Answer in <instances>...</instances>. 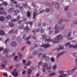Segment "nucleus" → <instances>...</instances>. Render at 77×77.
I'll list each match as a JSON object with an SVG mask.
<instances>
[{
  "label": "nucleus",
  "mask_w": 77,
  "mask_h": 77,
  "mask_svg": "<svg viewBox=\"0 0 77 77\" xmlns=\"http://www.w3.org/2000/svg\"><path fill=\"white\" fill-rule=\"evenodd\" d=\"M67 72H68L67 73L68 75H70L71 74H72L74 72L72 70H68L67 71Z\"/></svg>",
  "instance_id": "obj_16"
},
{
  "label": "nucleus",
  "mask_w": 77,
  "mask_h": 77,
  "mask_svg": "<svg viewBox=\"0 0 77 77\" xmlns=\"http://www.w3.org/2000/svg\"><path fill=\"white\" fill-rule=\"evenodd\" d=\"M45 59H46V60H49L50 59L49 57L47 56L46 57H45Z\"/></svg>",
  "instance_id": "obj_64"
},
{
  "label": "nucleus",
  "mask_w": 77,
  "mask_h": 77,
  "mask_svg": "<svg viewBox=\"0 0 77 77\" xmlns=\"http://www.w3.org/2000/svg\"><path fill=\"white\" fill-rule=\"evenodd\" d=\"M18 56L19 57V58L20 59H21L22 58H23V55L20 52H18Z\"/></svg>",
  "instance_id": "obj_14"
},
{
  "label": "nucleus",
  "mask_w": 77,
  "mask_h": 77,
  "mask_svg": "<svg viewBox=\"0 0 77 77\" xmlns=\"http://www.w3.org/2000/svg\"><path fill=\"white\" fill-rule=\"evenodd\" d=\"M11 45L12 47H15L17 45V43L15 41H13L11 42Z\"/></svg>",
  "instance_id": "obj_4"
},
{
  "label": "nucleus",
  "mask_w": 77,
  "mask_h": 77,
  "mask_svg": "<svg viewBox=\"0 0 77 77\" xmlns=\"http://www.w3.org/2000/svg\"><path fill=\"white\" fill-rule=\"evenodd\" d=\"M44 12V9L42 10L40 12V14H43Z\"/></svg>",
  "instance_id": "obj_54"
},
{
  "label": "nucleus",
  "mask_w": 77,
  "mask_h": 77,
  "mask_svg": "<svg viewBox=\"0 0 77 77\" xmlns=\"http://www.w3.org/2000/svg\"><path fill=\"white\" fill-rule=\"evenodd\" d=\"M11 40H10V39L9 38H7L6 40L5 41V44H6V43L7 42H9Z\"/></svg>",
  "instance_id": "obj_27"
},
{
  "label": "nucleus",
  "mask_w": 77,
  "mask_h": 77,
  "mask_svg": "<svg viewBox=\"0 0 77 77\" xmlns=\"http://www.w3.org/2000/svg\"><path fill=\"white\" fill-rule=\"evenodd\" d=\"M44 3L45 4V5H48V6H50V5H51V4L50 3L48 2H47V1H45L44 2Z\"/></svg>",
  "instance_id": "obj_26"
},
{
  "label": "nucleus",
  "mask_w": 77,
  "mask_h": 77,
  "mask_svg": "<svg viewBox=\"0 0 77 77\" xmlns=\"http://www.w3.org/2000/svg\"><path fill=\"white\" fill-rule=\"evenodd\" d=\"M55 6L56 8L58 9L60 8V5L58 3H56L55 4Z\"/></svg>",
  "instance_id": "obj_13"
},
{
  "label": "nucleus",
  "mask_w": 77,
  "mask_h": 77,
  "mask_svg": "<svg viewBox=\"0 0 77 77\" xmlns=\"http://www.w3.org/2000/svg\"><path fill=\"white\" fill-rule=\"evenodd\" d=\"M65 27V24H63V23H61L60 27V28L61 30H63L64 29V27Z\"/></svg>",
  "instance_id": "obj_5"
},
{
  "label": "nucleus",
  "mask_w": 77,
  "mask_h": 77,
  "mask_svg": "<svg viewBox=\"0 0 77 77\" xmlns=\"http://www.w3.org/2000/svg\"><path fill=\"white\" fill-rule=\"evenodd\" d=\"M12 39H15L16 38V36L15 35H13L11 36Z\"/></svg>",
  "instance_id": "obj_38"
},
{
  "label": "nucleus",
  "mask_w": 77,
  "mask_h": 77,
  "mask_svg": "<svg viewBox=\"0 0 77 77\" xmlns=\"http://www.w3.org/2000/svg\"><path fill=\"white\" fill-rule=\"evenodd\" d=\"M21 23H22V20H20L18 21L17 22V23L19 24H21Z\"/></svg>",
  "instance_id": "obj_63"
},
{
  "label": "nucleus",
  "mask_w": 77,
  "mask_h": 77,
  "mask_svg": "<svg viewBox=\"0 0 77 77\" xmlns=\"http://www.w3.org/2000/svg\"><path fill=\"white\" fill-rule=\"evenodd\" d=\"M67 15L68 17H69H69H71V13H70V12L68 13L67 14Z\"/></svg>",
  "instance_id": "obj_52"
},
{
  "label": "nucleus",
  "mask_w": 77,
  "mask_h": 77,
  "mask_svg": "<svg viewBox=\"0 0 77 77\" xmlns=\"http://www.w3.org/2000/svg\"><path fill=\"white\" fill-rule=\"evenodd\" d=\"M51 66H47L46 68V69H48V70H50V69H51Z\"/></svg>",
  "instance_id": "obj_32"
},
{
  "label": "nucleus",
  "mask_w": 77,
  "mask_h": 77,
  "mask_svg": "<svg viewBox=\"0 0 77 77\" xmlns=\"http://www.w3.org/2000/svg\"><path fill=\"white\" fill-rule=\"evenodd\" d=\"M36 15H37L36 12V11H34L33 17V19H35L36 18Z\"/></svg>",
  "instance_id": "obj_17"
},
{
  "label": "nucleus",
  "mask_w": 77,
  "mask_h": 77,
  "mask_svg": "<svg viewBox=\"0 0 77 77\" xmlns=\"http://www.w3.org/2000/svg\"><path fill=\"white\" fill-rule=\"evenodd\" d=\"M26 43L28 44V45H30V44H31V42L29 41L28 40L26 42Z\"/></svg>",
  "instance_id": "obj_50"
},
{
  "label": "nucleus",
  "mask_w": 77,
  "mask_h": 77,
  "mask_svg": "<svg viewBox=\"0 0 77 77\" xmlns=\"http://www.w3.org/2000/svg\"><path fill=\"white\" fill-rule=\"evenodd\" d=\"M14 29H12L10 30L9 32V34H12L14 33Z\"/></svg>",
  "instance_id": "obj_24"
},
{
  "label": "nucleus",
  "mask_w": 77,
  "mask_h": 77,
  "mask_svg": "<svg viewBox=\"0 0 77 77\" xmlns=\"http://www.w3.org/2000/svg\"><path fill=\"white\" fill-rule=\"evenodd\" d=\"M40 47H44L46 48L50 47V45L48 44H43V45H41Z\"/></svg>",
  "instance_id": "obj_3"
},
{
  "label": "nucleus",
  "mask_w": 77,
  "mask_h": 77,
  "mask_svg": "<svg viewBox=\"0 0 77 77\" xmlns=\"http://www.w3.org/2000/svg\"><path fill=\"white\" fill-rule=\"evenodd\" d=\"M14 11V9L13 8H9L8 11V12L9 13H12Z\"/></svg>",
  "instance_id": "obj_12"
},
{
  "label": "nucleus",
  "mask_w": 77,
  "mask_h": 77,
  "mask_svg": "<svg viewBox=\"0 0 77 77\" xmlns=\"http://www.w3.org/2000/svg\"><path fill=\"white\" fill-rule=\"evenodd\" d=\"M0 35H2V36L5 35V32L3 30H0Z\"/></svg>",
  "instance_id": "obj_10"
},
{
  "label": "nucleus",
  "mask_w": 77,
  "mask_h": 77,
  "mask_svg": "<svg viewBox=\"0 0 77 77\" xmlns=\"http://www.w3.org/2000/svg\"><path fill=\"white\" fill-rule=\"evenodd\" d=\"M2 5H5V6H6L7 5H8V3L6 2H3L2 3Z\"/></svg>",
  "instance_id": "obj_36"
},
{
  "label": "nucleus",
  "mask_w": 77,
  "mask_h": 77,
  "mask_svg": "<svg viewBox=\"0 0 77 77\" xmlns=\"http://www.w3.org/2000/svg\"><path fill=\"white\" fill-rule=\"evenodd\" d=\"M53 32L52 30H50L49 32V35H50L51 34V33H53Z\"/></svg>",
  "instance_id": "obj_60"
},
{
  "label": "nucleus",
  "mask_w": 77,
  "mask_h": 77,
  "mask_svg": "<svg viewBox=\"0 0 77 77\" xmlns=\"http://www.w3.org/2000/svg\"><path fill=\"white\" fill-rule=\"evenodd\" d=\"M17 21V20L15 19H12L11 20L12 22H15V21Z\"/></svg>",
  "instance_id": "obj_61"
},
{
  "label": "nucleus",
  "mask_w": 77,
  "mask_h": 77,
  "mask_svg": "<svg viewBox=\"0 0 77 77\" xmlns=\"http://www.w3.org/2000/svg\"><path fill=\"white\" fill-rule=\"evenodd\" d=\"M24 26L23 25H21L19 27V29H23V28H24Z\"/></svg>",
  "instance_id": "obj_30"
},
{
  "label": "nucleus",
  "mask_w": 77,
  "mask_h": 77,
  "mask_svg": "<svg viewBox=\"0 0 77 77\" xmlns=\"http://www.w3.org/2000/svg\"><path fill=\"white\" fill-rule=\"evenodd\" d=\"M17 40L19 43H21V42H22V40H21V37H20V36H18L17 37Z\"/></svg>",
  "instance_id": "obj_6"
},
{
  "label": "nucleus",
  "mask_w": 77,
  "mask_h": 77,
  "mask_svg": "<svg viewBox=\"0 0 77 77\" xmlns=\"http://www.w3.org/2000/svg\"><path fill=\"white\" fill-rule=\"evenodd\" d=\"M30 38H31L30 36L28 37L26 39V41H27V40H29V39H30Z\"/></svg>",
  "instance_id": "obj_56"
},
{
  "label": "nucleus",
  "mask_w": 77,
  "mask_h": 77,
  "mask_svg": "<svg viewBox=\"0 0 77 77\" xmlns=\"http://www.w3.org/2000/svg\"><path fill=\"white\" fill-rule=\"evenodd\" d=\"M77 66H75L74 68L72 69V70L74 72V71H75V69H77Z\"/></svg>",
  "instance_id": "obj_62"
},
{
  "label": "nucleus",
  "mask_w": 77,
  "mask_h": 77,
  "mask_svg": "<svg viewBox=\"0 0 77 77\" xmlns=\"http://www.w3.org/2000/svg\"><path fill=\"white\" fill-rule=\"evenodd\" d=\"M19 10H16L14 11V14H13V15H17V14H18V13H19Z\"/></svg>",
  "instance_id": "obj_15"
},
{
  "label": "nucleus",
  "mask_w": 77,
  "mask_h": 77,
  "mask_svg": "<svg viewBox=\"0 0 77 77\" xmlns=\"http://www.w3.org/2000/svg\"><path fill=\"white\" fill-rule=\"evenodd\" d=\"M63 19H61L60 20H59V21L58 22V24H61V23H62V22H63Z\"/></svg>",
  "instance_id": "obj_25"
},
{
  "label": "nucleus",
  "mask_w": 77,
  "mask_h": 77,
  "mask_svg": "<svg viewBox=\"0 0 77 77\" xmlns=\"http://www.w3.org/2000/svg\"><path fill=\"white\" fill-rule=\"evenodd\" d=\"M45 11L46 12H50V10L48 8H47L45 10Z\"/></svg>",
  "instance_id": "obj_51"
},
{
  "label": "nucleus",
  "mask_w": 77,
  "mask_h": 77,
  "mask_svg": "<svg viewBox=\"0 0 77 77\" xmlns=\"http://www.w3.org/2000/svg\"><path fill=\"white\" fill-rule=\"evenodd\" d=\"M73 55L75 56V57H77V53H73Z\"/></svg>",
  "instance_id": "obj_48"
},
{
  "label": "nucleus",
  "mask_w": 77,
  "mask_h": 77,
  "mask_svg": "<svg viewBox=\"0 0 77 77\" xmlns=\"http://www.w3.org/2000/svg\"><path fill=\"white\" fill-rule=\"evenodd\" d=\"M58 72L59 74H63V73H64V71H58Z\"/></svg>",
  "instance_id": "obj_33"
},
{
  "label": "nucleus",
  "mask_w": 77,
  "mask_h": 77,
  "mask_svg": "<svg viewBox=\"0 0 77 77\" xmlns=\"http://www.w3.org/2000/svg\"><path fill=\"white\" fill-rule=\"evenodd\" d=\"M71 43L69 42H66V46H68V45H69Z\"/></svg>",
  "instance_id": "obj_43"
},
{
  "label": "nucleus",
  "mask_w": 77,
  "mask_h": 77,
  "mask_svg": "<svg viewBox=\"0 0 77 77\" xmlns=\"http://www.w3.org/2000/svg\"><path fill=\"white\" fill-rule=\"evenodd\" d=\"M17 57H18V56H16L15 57L14 60H16V61H18V60H17Z\"/></svg>",
  "instance_id": "obj_57"
},
{
  "label": "nucleus",
  "mask_w": 77,
  "mask_h": 77,
  "mask_svg": "<svg viewBox=\"0 0 77 77\" xmlns=\"http://www.w3.org/2000/svg\"><path fill=\"white\" fill-rule=\"evenodd\" d=\"M27 16L28 17H30V16H31V13L30 11H28L27 12Z\"/></svg>",
  "instance_id": "obj_21"
},
{
  "label": "nucleus",
  "mask_w": 77,
  "mask_h": 77,
  "mask_svg": "<svg viewBox=\"0 0 77 77\" xmlns=\"http://www.w3.org/2000/svg\"><path fill=\"white\" fill-rule=\"evenodd\" d=\"M20 18H21V17H20V16H17L16 18L17 21H18L20 20Z\"/></svg>",
  "instance_id": "obj_29"
},
{
  "label": "nucleus",
  "mask_w": 77,
  "mask_h": 77,
  "mask_svg": "<svg viewBox=\"0 0 77 77\" xmlns=\"http://www.w3.org/2000/svg\"><path fill=\"white\" fill-rule=\"evenodd\" d=\"M51 62H54V61H55L54 58L53 57H51Z\"/></svg>",
  "instance_id": "obj_35"
},
{
  "label": "nucleus",
  "mask_w": 77,
  "mask_h": 77,
  "mask_svg": "<svg viewBox=\"0 0 77 77\" xmlns=\"http://www.w3.org/2000/svg\"><path fill=\"white\" fill-rule=\"evenodd\" d=\"M56 74L54 72H52L51 73H50L49 75L50 76H52V75H54Z\"/></svg>",
  "instance_id": "obj_39"
},
{
  "label": "nucleus",
  "mask_w": 77,
  "mask_h": 77,
  "mask_svg": "<svg viewBox=\"0 0 77 77\" xmlns=\"http://www.w3.org/2000/svg\"><path fill=\"white\" fill-rule=\"evenodd\" d=\"M6 18L8 20H11V15H8L7 16Z\"/></svg>",
  "instance_id": "obj_31"
},
{
  "label": "nucleus",
  "mask_w": 77,
  "mask_h": 77,
  "mask_svg": "<svg viewBox=\"0 0 77 77\" xmlns=\"http://www.w3.org/2000/svg\"><path fill=\"white\" fill-rule=\"evenodd\" d=\"M9 26L10 27H14V23L13 22H10L9 23Z\"/></svg>",
  "instance_id": "obj_11"
},
{
  "label": "nucleus",
  "mask_w": 77,
  "mask_h": 77,
  "mask_svg": "<svg viewBox=\"0 0 77 77\" xmlns=\"http://www.w3.org/2000/svg\"><path fill=\"white\" fill-rule=\"evenodd\" d=\"M33 47L34 48V49H35V48L38 47V46L37 45V44H35L34 45V46Z\"/></svg>",
  "instance_id": "obj_55"
},
{
  "label": "nucleus",
  "mask_w": 77,
  "mask_h": 77,
  "mask_svg": "<svg viewBox=\"0 0 77 77\" xmlns=\"http://www.w3.org/2000/svg\"><path fill=\"white\" fill-rule=\"evenodd\" d=\"M46 41H48L49 42H52L53 44H56V43H58L59 42H58V40L57 39H55L54 41L53 39H51L50 38H49L48 39H45Z\"/></svg>",
  "instance_id": "obj_1"
},
{
  "label": "nucleus",
  "mask_w": 77,
  "mask_h": 77,
  "mask_svg": "<svg viewBox=\"0 0 77 77\" xmlns=\"http://www.w3.org/2000/svg\"><path fill=\"white\" fill-rule=\"evenodd\" d=\"M19 9L20 11H22L23 9V7H22V6H19L18 8Z\"/></svg>",
  "instance_id": "obj_44"
},
{
  "label": "nucleus",
  "mask_w": 77,
  "mask_h": 77,
  "mask_svg": "<svg viewBox=\"0 0 77 77\" xmlns=\"http://www.w3.org/2000/svg\"><path fill=\"white\" fill-rule=\"evenodd\" d=\"M42 26H43V27H44V26L45 27V26H47V23L45 22H44L42 23Z\"/></svg>",
  "instance_id": "obj_41"
},
{
  "label": "nucleus",
  "mask_w": 77,
  "mask_h": 77,
  "mask_svg": "<svg viewBox=\"0 0 77 77\" xmlns=\"http://www.w3.org/2000/svg\"><path fill=\"white\" fill-rule=\"evenodd\" d=\"M28 28L29 27H28V26L25 27L24 29V30L25 31H26V30H27L28 29H29Z\"/></svg>",
  "instance_id": "obj_49"
},
{
  "label": "nucleus",
  "mask_w": 77,
  "mask_h": 77,
  "mask_svg": "<svg viewBox=\"0 0 77 77\" xmlns=\"http://www.w3.org/2000/svg\"><path fill=\"white\" fill-rule=\"evenodd\" d=\"M8 51H9V49H5L4 51V53H6V55L7 57H9V54H8Z\"/></svg>",
  "instance_id": "obj_2"
},
{
  "label": "nucleus",
  "mask_w": 77,
  "mask_h": 77,
  "mask_svg": "<svg viewBox=\"0 0 77 77\" xmlns=\"http://www.w3.org/2000/svg\"><path fill=\"white\" fill-rule=\"evenodd\" d=\"M64 48L63 46H60L59 48H57L58 50H63Z\"/></svg>",
  "instance_id": "obj_28"
},
{
  "label": "nucleus",
  "mask_w": 77,
  "mask_h": 77,
  "mask_svg": "<svg viewBox=\"0 0 77 77\" xmlns=\"http://www.w3.org/2000/svg\"><path fill=\"white\" fill-rule=\"evenodd\" d=\"M69 8V6H67L64 7V11H68V9Z\"/></svg>",
  "instance_id": "obj_22"
},
{
  "label": "nucleus",
  "mask_w": 77,
  "mask_h": 77,
  "mask_svg": "<svg viewBox=\"0 0 77 77\" xmlns=\"http://www.w3.org/2000/svg\"><path fill=\"white\" fill-rule=\"evenodd\" d=\"M42 66L43 67L47 68L48 66V64L47 63H45L43 64Z\"/></svg>",
  "instance_id": "obj_20"
},
{
  "label": "nucleus",
  "mask_w": 77,
  "mask_h": 77,
  "mask_svg": "<svg viewBox=\"0 0 77 77\" xmlns=\"http://www.w3.org/2000/svg\"><path fill=\"white\" fill-rule=\"evenodd\" d=\"M0 21H5V17L3 16H1L0 17Z\"/></svg>",
  "instance_id": "obj_18"
},
{
  "label": "nucleus",
  "mask_w": 77,
  "mask_h": 77,
  "mask_svg": "<svg viewBox=\"0 0 77 77\" xmlns=\"http://www.w3.org/2000/svg\"><path fill=\"white\" fill-rule=\"evenodd\" d=\"M1 65L2 66V68H5V67H6V66L3 64H1Z\"/></svg>",
  "instance_id": "obj_53"
},
{
  "label": "nucleus",
  "mask_w": 77,
  "mask_h": 77,
  "mask_svg": "<svg viewBox=\"0 0 77 77\" xmlns=\"http://www.w3.org/2000/svg\"><path fill=\"white\" fill-rule=\"evenodd\" d=\"M28 71L27 74L28 75H30V74H31V72H32V69H29Z\"/></svg>",
  "instance_id": "obj_19"
},
{
  "label": "nucleus",
  "mask_w": 77,
  "mask_h": 77,
  "mask_svg": "<svg viewBox=\"0 0 77 77\" xmlns=\"http://www.w3.org/2000/svg\"><path fill=\"white\" fill-rule=\"evenodd\" d=\"M73 48H77V45H75L74 46L73 45Z\"/></svg>",
  "instance_id": "obj_58"
},
{
  "label": "nucleus",
  "mask_w": 77,
  "mask_h": 77,
  "mask_svg": "<svg viewBox=\"0 0 77 77\" xmlns=\"http://www.w3.org/2000/svg\"><path fill=\"white\" fill-rule=\"evenodd\" d=\"M56 68H57V66L55 65L53 66V69H56Z\"/></svg>",
  "instance_id": "obj_59"
},
{
  "label": "nucleus",
  "mask_w": 77,
  "mask_h": 77,
  "mask_svg": "<svg viewBox=\"0 0 77 77\" xmlns=\"http://www.w3.org/2000/svg\"><path fill=\"white\" fill-rule=\"evenodd\" d=\"M71 25L72 27H74V26H75V23H74V21L73 22V23H72Z\"/></svg>",
  "instance_id": "obj_46"
},
{
  "label": "nucleus",
  "mask_w": 77,
  "mask_h": 77,
  "mask_svg": "<svg viewBox=\"0 0 77 77\" xmlns=\"http://www.w3.org/2000/svg\"><path fill=\"white\" fill-rule=\"evenodd\" d=\"M15 72H16V71H14L11 72V74H12L13 76H15Z\"/></svg>",
  "instance_id": "obj_47"
},
{
  "label": "nucleus",
  "mask_w": 77,
  "mask_h": 77,
  "mask_svg": "<svg viewBox=\"0 0 77 77\" xmlns=\"http://www.w3.org/2000/svg\"><path fill=\"white\" fill-rule=\"evenodd\" d=\"M2 14L3 15H6V14H7V13L6 11H4L2 12Z\"/></svg>",
  "instance_id": "obj_37"
},
{
  "label": "nucleus",
  "mask_w": 77,
  "mask_h": 77,
  "mask_svg": "<svg viewBox=\"0 0 77 77\" xmlns=\"http://www.w3.org/2000/svg\"><path fill=\"white\" fill-rule=\"evenodd\" d=\"M65 35L66 36H67V37H70L71 36V32H69L67 34H65Z\"/></svg>",
  "instance_id": "obj_23"
},
{
  "label": "nucleus",
  "mask_w": 77,
  "mask_h": 77,
  "mask_svg": "<svg viewBox=\"0 0 77 77\" xmlns=\"http://www.w3.org/2000/svg\"><path fill=\"white\" fill-rule=\"evenodd\" d=\"M38 51L35 50L33 51L32 55V56H36L38 54Z\"/></svg>",
  "instance_id": "obj_7"
},
{
  "label": "nucleus",
  "mask_w": 77,
  "mask_h": 77,
  "mask_svg": "<svg viewBox=\"0 0 77 77\" xmlns=\"http://www.w3.org/2000/svg\"><path fill=\"white\" fill-rule=\"evenodd\" d=\"M62 38H63L62 35H59L57 36V39L58 40V41H59V40L62 39Z\"/></svg>",
  "instance_id": "obj_8"
},
{
  "label": "nucleus",
  "mask_w": 77,
  "mask_h": 77,
  "mask_svg": "<svg viewBox=\"0 0 77 77\" xmlns=\"http://www.w3.org/2000/svg\"><path fill=\"white\" fill-rule=\"evenodd\" d=\"M22 39H26V36L24 35V34H23L22 35Z\"/></svg>",
  "instance_id": "obj_45"
},
{
  "label": "nucleus",
  "mask_w": 77,
  "mask_h": 77,
  "mask_svg": "<svg viewBox=\"0 0 77 77\" xmlns=\"http://www.w3.org/2000/svg\"><path fill=\"white\" fill-rule=\"evenodd\" d=\"M59 30L58 29L54 31L55 33H56V34L59 33Z\"/></svg>",
  "instance_id": "obj_42"
},
{
  "label": "nucleus",
  "mask_w": 77,
  "mask_h": 77,
  "mask_svg": "<svg viewBox=\"0 0 77 77\" xmlns=\"http://www.w3.org/2000/svg\"><path fill=\"white\" fill-rule=\"evenodd\" d=\"M60 76L61 77H67V74H63L62 75H61Z\"/></svg>",
  "instance_id": "obj_40"
},
{
  "label": "nucleus",
  "mask_w": 77,
  "mask_h": 77,
  "mask_svg": "<svg viewBox=\"0 0 77 77\" xmlns=\"http://www.w3.org/2000/svg\"><path fill=\"white\" fill-rule=\"evenodd\" d=\"M32 62L30 60H29L28 62V63L27 64H26V66H28L29 65H30L32 63Z\"/></svg>",
  "instance_id": "obj_34"
},
{
  "label": "nucleus",
  "mask_w": 77,
  "mask_h": 77,
  "mask_svg": "<svg viewBox=\"0 0 77 77\" xmlns=\"http://www.w3.org/2000/svg\"><path fill=\"white\" fill-rule=\"evenodd\" d=\"M65 51L61 52L60 53H59L58 54L57 56L56 57L57 59H58V57H59L60 56L62 55V54H64V53H65Z\"/></svg>",
  "instance_id": "obj_9"
}]
</instances>
